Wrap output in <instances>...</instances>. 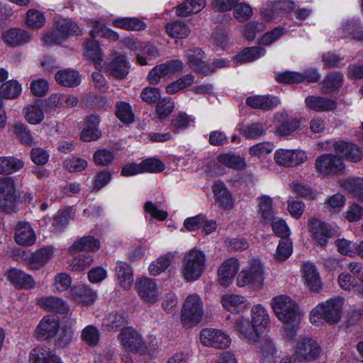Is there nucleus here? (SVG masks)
<instances>
[{
    "label": "nucleus",
    "mask_w": 363,
    "mask_h": 363,
    "mask_svg": "<svg viewBox=\"0 0 363 363\" xmlns=\"http://www.w3.org/2000/svg\"><path fill=\"white\" fill-rule=\"evenodd\" d=\"M204 252L196 247L187 252L182 261L181 275L187 282L199 279L206 268Z\"/></svg>",
    "instance_id": "f257e3e1"
},
{
    "label": "nucleus",
    "mask_w": 363,
    "mask_h": 363,
    "mask_svg": "<svg viewBox=\"0 0 363 363\" xmlns=\"http://www.w3.org/2000/svg\"><path fill=\"white\" fill-rule=\"evenodd\" d=\"M344 298L336 297L318 304L310 313V321L318 324L323 320L330 323H337L342 316Z\"/></svg>",
    "instance_id": "f03ea898"
},
{
    "label": "nucleus",
    "mask_w": 363,
    "mask_h": 363,
    "mask_svg": "<svg viewBox=\"0 0 363 363\" xmlns=\"http://www.w3.org/2000/svg\"><path fill=\"white\" fill-rule=\"evenodd\" d=\"M82 34V30L77 23L69 18H60L55 21L53 30L48 32L43 38L45 45L60 44L68 38Z\"/></svg>",
    "instance_id": "7ed1b4c3"
},
{
    "label": "nucleus",
    "mask_w": 363,
    "mask_h": 363,
    "mask_svg": "<svg viewBox=\"0 0 363 363\" xmlns=\"http://www.w3.org/2000/svg\"><path fill=\"white\" fill-rule=\"evenodd\" d=\"M272 308L279 320L286 324H294L301 318V312L296 303L286 295L272 298Z\"/></svg>",
    "instance_id": "20e7f679"
},
{
    "label": "nucleus",
    "mask_w": 363,
    "mask_h": 363,
    "mask_svg": "<svg viewBox=\"0 0 363 363\" xmlns=\"http://www.w3.org/2000/svg\"><path fill=\"white\" fill-rule=\"evenodd\" d=\"M203 303L196 294H189L185 299L181 311V322L186 327L196 325L203 315Z\"/></svg>",
    "instance_id": "39448f33"
},
{
    "label": "nucleus",
    "mask_w": 363,
    "mask_h": 363,
    "mask_svg": "<svg viewBox=\"0 0 363 363\" xmlns=\"http://www.w3.org/2000/svg\"><path fill=\"white\" fill-rule=\"evenodd\" d=\"M314 166L316 173L320 177L340 175L345 170L342 159L331 153L318 156Z\"/></svg>",
    "instance_id": "423d86ee"
},
{
    "label": "nucleus",
    "mask_w": 363,
    "mask_h": 363,
    "mask_svg": "<svg viewBox=\"0 0 363 363\" xmlns=\"http://www.w3.org/2000/svg\"><path fill=\"white\" fill-rule=\"evenodd\" d=\"M264 279L263 265L259 260L253 259L239 273L237 277V285L239 287L250 285L255 289H260Z\"/></svg>",
    "instance_id": "0eeeda50"
},
{
    "label": "nucleus",
    "mask_w": 363,
    "mask_h": 363,
    "mask_svg": "<svg viewBox=\"0 0 363 363\" xmlns=\"http://www.w3.org/2000/svg\"><path fill=\"white\" fill-rule=\"evenodd\" d=\"M19 197L13 179L1 178L0 179V209L6 213L13 212Z\"/></svg>",
    "instance_id": "6e6552de"
},
{
    "label": "nucleus",
    "mask_w": 363,
    "mask_h": 363,
    "mask_svg": "<svg viewBox=\"0 0 363 363\" xmlns=\"http://www.w3.org/2000/svg\"><path fill=\"white\" fill-rule=\"evenodd\" d=\"M184 64L180 60L167 61L153 67L148 73L147 79L150 84H157L162 79L182 72Z\"/></svg>",
    "instance_id": "1a4fd4ad"
},
{
    "label": "nucleus",
    "mask_w": 363,
    "mask_h": 363,
    "mask_svg": "<svg viewBox=\"0 0 363 363\" xmlns=\"http://www.w3.org/2000/svg\"><path fill=\"white\" fill-rule=\"evenodd\" d=\"M274 159L279 165L294 167L304 163L308 160V155L305 151L299 149H279L276 150Z\"/></svg>",
    "instance_id": "9d476101"
},
{
    "label": "nucleus",
    "mask_w": 363,
    "mask_h": 363,
    "mask_svg": "<svg viewBox=\"0 0 363 363\" xmlns=\"http://www.w3.org/2000/svg\"><path fill=\"white\" fill-rule=\"evenodd\" d=\"M135 288L140 299L149 303H155L160 298L161 291L155 279L143 277L137 279Z\"/></svg>",
    "instance_id": "9b49d317"
},
{
    "label": "nucleus",
    "mask_w": 363,
    "mask_h": 363,
    "mask_svg": "<svg viewBox=\"0 0 363 363\" xmlns=\"http://www.w3.org/2000/svg\"><path fill=\"white\" fill-rule=\"evenodd\" d=\"M200 340L203 345L217 349H225L231 342L228 335L213 328L203 329L200 333Z\"/></svg>",
    "instance_id": "f8f14e48"
},
{
    "label": "nucleus",
    "mask_w": 363,
    "mask_h": 363,
    "mask_svg": "<svg viewBox=\"0 0 363 363\" xmlns=\"http://www.w3.org/2000/svg\"><path fill=\"white\" fill-rule=\"evenodd\" d=\"M308 230L312 238L320 246L326 245L328 240L333 236L330 225L317 218L308 221Z\"/></svg>",
    "instance_id": "ddd939ff"
},
{
    "label": "nucleus",
    "mask_w": 363,
    "mask_h": 363,
    "mask_svg": "<svg viewBox=\"0 0 363 363\" xmlns=\"http://www.w3.org/2000/svg\"><path fill=\"white\" fill-rule=\"evenodd\" d=\"M118 340L125 350L131 352L137 351L144 343L140 334L132 327L123 328L118 335Z\"/></svg>",
    "instance_id": "4468645a"
},
{
    "label": "nucleus",
    "mask_w": 363,
    "mask_h": 363,
    "mask_svg": "<svg viewBox=\"0 0 363 363\" xmlns=\"http://www.w3.org/2000/svg\"><path fill=\"white\" fill-rule=\"evenodd\" d=\"M321 350L314 340L310 337H300L297 346L296 354L301 359L313 360L319 357Z\"/></svg>",
    "instance_id": "2eb2a0df"
},
{
    "label": "nucleus",
    "mask_w": 363,
    "mask_h": 363,
    "mask_svg": "<svg viewBox=\"0 0 363 363\" xmlns=\"http://www.w3.org/2000/svg\"><path fill=\"white\" fill-rule=\"evenodd\" d=\"M304 284L311 291L318 292L322 288V281L315 265L310 262L303 264L301 267Z\"/></svg>",
    "instance_id": "dca6fc26"
},
{
    "label": "nucleus",
    "mask_w": 363,
    "mask_h": 363,
    "mask_svg": "<svg viewBox=\"0 0 363 363\" xmlns=\"http://www.w3.org/2000/svg\"><path fill=\"white\" fill-rule=\"evenodd\" d=\"M240 263L237 258L231 257L224 261L218 270L220 285L228 286L238 273Z\"/></svg>",
    "instance_id": "f3484780"
},
{
    "label": "nucleus",
    "mask_w": 363,
    "mask_h": 363,
    "mask_svg": "<svg viewBox=\"0 0 363 363\" xmlns=\"http://www.w3.org/2000/svg\"><path fill=\"white\" fill-rule=\"evenodd\" d=\"M60 321L55 315L45 316L39 323L35 334L38 339H48L55 335L59 330Z\"/></svg>",
    "instance_id": "a211bd4d"
},
{
    "label": "nucleus",
    "mask_w": 363,
    "mask_h": 363,
    "mask_svg": "<svg viewBox=\"0 0 363 363\" xmlns=\"http://www.w3.org/2000/svg\"><path fill=\"white\" fill-rule=\"evenodd\" d=\"M186 55L189 66L194 71L203 75L213 72L211 65H207L203 60L205 55L201 48L189 49Z\"/></svg>",
    "instance_id": "6ab92c4d"
},
{
    "label": "nucleus",
    "mask_w": 363,
    "mask_h": 363,
    "mask_svg": "<svg viewBox=\"0 0 363 363\" xmlns=\"http://www.w3.org/2000/svg\"><path fill=\"white\" fill-rule=\"evenodd\" d=\"M332 146L336 152L345 157L351 162H357L363 157L362 151L354 144L340 140L333 142Z\"/></svg>",
    "instance_id": "aec40b11"
},
{
    "label": "nucleus",
    "mask_w": 363,
    "mask_h": 363,
    "mask_svg": "<svg viewBox=\"0 0 363 363\" xmlns=\"http://www.w3.org/2000/svg\"><path fill=\"white\" fill-rule=\"evenodd\" d=\"M14 239L18 245L30 246L35 243L36 236L29 223L20 221L16 227Z\"/></svg>",
    "instance_id": "412c9836"
},
{
    "label": "nucleus",
    "mask_w": 363,
    "mask_h": 363,
    "mask_svg": "<svg viewBox=\"0 0 363 363\" xmlns=\"http://www.w3.org/2000/svg\"><path fill=\"white\" fill-rule=\"evenodd\" d=\"M8 279L16 288L30 289L35 286L33 277L24 271L13 268L8 272Z\"/></svg>",
    "instance_id": "4be33fe9"
},
{
    "label": "nucleus",
    "mask_w": 363,
    "mask_h": 363,
    "mask_svg": "<svg viewBox=\"0 0 363 363\" xmlns=\"http://www.w3.org/2000/svg\"><path fill=\"white\" fill-rule=\"evenodd\" d=\"M55 255V247L52 245L45 246L33 253H30L29 268L39 269L50 261Z\"/></svg>",
    "instance_id": "5701e85b"
},
{
    "label": "nucleus",
    "mask_w": 363,
    "mask_h": 363,
    "mask_svg": "<svg viewBox=\"0 0 363 363\" xmlns=\"http://www.w3.org/2000/svg\"><path fill=\"white\" fill-rule=\"evenodd\" d=\"M308 108L317 112H329L337 108V101L334 99L320 96H309L305 99Z\"/></svg>",
    "instance_id": "b1692460"
},
{
    "label": "nucleus",
    "mask_w": 363,
    "mask_h": 363,
    "mask_svg": "<svg viewBox=\"0 0 363 363\" xmlns=\"http://www.w3.org/2000/svg\"><path fill=\"white\" fill-rule=\"evenodd\" d=\"M239 337L247 342H255L258 337L257 328L249 320L239 318L233 325Z\"/></svg>",
    "instance_id": "393cba45"
},
{
    "label": "nucleus",
    "mask_w": 363,
    "mask_h": 363,
    "mask_svg": "<svg viewBox=\"0 0 363 363\" xmlns=\"http://www.w3.org/2000/svg\"><path fill=\"white\" fill-rule=\"evenodd\" d=\"M29 363H61L60 358L46 345L33 348L29 355Z\"/></svg>",
    "instance_id": "a878e982"
},
{
    "label": "nucleus",
    "mask_w": 363,
    "mask_h": 363,
    "mask_svg": "<svg viewBox=\"0 0 363 363\" xmlns=\"http://www.w3.org/2000/svg\"><path fill=\"white\" fill-rule=\"evenodd\" d=\"M115 277L117 284L125 290L130 289L133 283L131 267L124 262L117 261L115 267Z\"/></svg>",
    "instance_id": "bb28decb"
},
{
    "label": "nucleus",
    "mask_w": 363,
    "mask_h": 363,
    "mask_svg": "<svg viewBox=\"0 0 363 363\" xmlns=\"http://www.w3.org/2000/svg\"><path fill=\"white\" fill-rule=\"evenodd\" d=\"M212 189L216 203L220 207L225 209L231 208L233 207L234 199L223 182L220 181L215 182Z\"/></svg>",
    "instance_id": "cd10ccee"
},
{
    "label": "nucleus",
    "mask_w": 363,
    "mask_h": 363,
    "mask_svg": "<svg viewBox=\"0 0 363 363\" xmlns=\"http://www.w3.org/2000/svg\"><path fill=\"white\" fill-rule=\"evenodd\" d=\"M220 302L225 309L234 313L242 312L248 307L247 299L238 294H225L221 297Z\"/></svg>",
    "instance_id": "c85d7f7f"
},
{
    "label": "nucleus",
    "mask_w": 363,
    "mask_h": 363,
    "mask_svg": "<svg viewBox=\"0 0 363 363\" xmlns=\"http://www.w3.org/2000/svg\"><path fill=\"white\" fill-rule=\"evenodd\" d=\"M69 297L82 305L91 304L96 298V293L86 286H74L69 290Z\"/></svg>",
    "instance_id": "c756f323"
},
{
    "label": "nucleus",
    "mask_w": 363,
    "mask_h": 363,
    "mask_svg": "<svg viewBox=\"0 0 363 363\" xmlns=\"http://www.w3.org/2000/svg\"><path fill=\"white\" fill-rule=\"evenodd\" d=\"M2 38L6 44L15 47L29 42L31 36L23 29L13 28L4 32Z\"/></svg>",
    "instance_id": "7c9ffc66"
},
{
    "label": "nucleus",
    "mask_w": 363,
    "mask_h": 363,
    "mask_svg": "<svg viewBox=\"0 0 363 363\" xmlns=\"http://www.w3.org/2000/svg\"><path fill=\"white\" fill-rule=\"evenodd\" d=\"M130 64L124 55H116L108 65V72L113 77L118 79H123L127 76L129 72Z\"/></svg>",
    "instance_id": "2f4dec72"
},
{
    "label": "nucleus",
    "mask_w": 363,
    "mask_h": 363,
    "mask_svg": "<svg viewBox=\"0 0 363 363\" xmlns=\"http://www.w3.org/2000/svg\"><path fill=\"white\" fill-rule=\"evenodd\" d=\"M339 184L354 198L363 201V178L349 177L340 180Z\"/></svg>",
    "instance_id": "473e14b6"
},
{
    "label": "nucleus",
    "mask_w": 363,
    "mask_h": 363,
    "mask_svg": "<svg viewBox=\"0 0 363 363\" xmlns=\"http://www.w3.org/2000/svg\"><path fill=\"white\" fill-rule=\"evenodd\" d=\"M279 103V99L270 96H252L246 99L247 106L256 108L268 111L276 107Z\"/></svg>",
    "instance_id": "72a5a7b5"
},
{
    "label": "nucleus",
    "mask_w": 363,
    "mask_h": 363,
    "mask_svg": "<svg viewBox=\"0 0 363 363\" xmlns=\"http://www.w3.org/2000/svg\"><path fill=\"white\" fill-rule=\"evenodd\" d=\"M55 78L57 84L67 87H74L81 83L79 72L72 69L59 70L55 74Z\"/></svg>",
    "instance_id": "f704fd0d"
},
{
    "label": "nucleus",
    "mask_w": 363,
    "mask_h": 363,
    "mask_svg": "<svg viewBox=\"0 0 363 363\" xmlns=\"http://www.w3.org/2000/svg\"><path fill=\"white\" fill-rule=\"evenodd\" d=\"M101 243L99 239L93 236H84L77 240L69 247V252L72 253L78 252L83 250L96 252L99 250Z\"/></svg>",
    "instance_id": "c9c22d12"
},
{
    "label": "nucleus",
    "mask_w": 363,
    "mask_h": 363,
    "mask_svg": "<svg viewBox=\"0 0 363 363\" xmlns=\"http://www.w3.org/2000/svg\"><path fill=\"white\" fill-rule=\"evenodd\" d=\"M38 303L43 309L59 313H67L69 311L66 302L56 296L42 297L38 300Z\"/></svg>",
    "instance_id": "e433bc0d"
},
{
    "label": "nucleus",
    "mask_w": 363,
    "mask_h": 363,
    "mask_svg": "<svg viewBox=\"0 0 363 363\" xmlns=\"http://www.w3.org/2000/svg\"><path fill=\"white\" fill-rule=\"evenodd\" d=\"M113 27L125 30H143L147 28L145 22L135 17H122L112 21Z\"/></svg>",
    "instance_id": "4c0bfd02"
},
{
    "label": "nucleus",
    "mask_w": 363,
    "mask_h": 363,
    "mask_svg": "<svg viewBox=\"0 0 363 363\" xmlns=\"http://www.w3.org/2000/svg\"><path fill=\"white\" fill-rule=\"evenodd\" d=\"M24 166V162L15 157L0 156V174L10 175L20 169Z\"/></svg>",
    "instance_id": "58836bf2"
},
{
    "label": "nucleus",
    "mask_w": 363,
    "mask_h": 363,
    "mask_svg": "<svg viewBox=\"0 0 363 363\" xmlns=\"http://www.w3.org/2000/svg\"><path fill=\"white\" fill-rule=\"evenodd\" d=\"M206 6V0H185L177 7L178 16L186 17L201 11Z\"/></svg>",
    "instance_id": "ea45409f"
},
{
    "label": "nucleus",
    "mask_w": 363,
    "mask_h": 363,
    "mask_svg": "<svg viewBox=\"0 0 363 363\" xmlns=\"http://www.w3.org/2000/svg\"><path fill=\"white\" fill-rule=\"evenodd\" d=\"M343 78V74L340 72L328 74L322 82V92L330 94L337 90L342 85Z\"/></svg>",
    "instance_id": "a19ab883"
},
{
    "label": "nucleus",
    "mask_w": 363,
    "mask_h": 363,
    "mask_svg": "<svg viewBox=\"0 0 363 363\" xmlns=\"http://www.w3.org/2000/svg\"><path fill=\"white\" fill-rule=\"evenodd\" d=\"M217 161L220 165L235 170L242 169L246 165L245 160L242 157L239 155L233 153L220 154L217 157Z\"/></svg>",
    "instance_id": "79ce46f5"
},
{
    "label": "nucleus",
    "mask_w": 363,
    "mask_h": 363,
    "mask_svg": "<svg viewBox=\"0 0 363 363\" xmlns=\"http://www.w3.org/2000/svg\"><path fill=\"white\" fill-rule=\"evenodd\" d=\"M252 323L257 328H267L269 324V316L266 308L262 304L254 305L251 309Z\"/></svg>",
    "instance_id": "37998d69"
},
{
    "label": "nucleus",
    "mask_w": 363,
    "mask_h": 363,
    "mask_svg": "<svg viewBox=\"0 0 363 363\" xmlns=\"http://www.w3.org/2000/svg\"><path fill=\"white\" fill-rule=\"evenodd\" d=\"M22 91V87L16 80H9L0 86V95L6 99H14L18 97Z\"/></svg>",
    "instance_id": "c03bdc74"
},
{
    "label": "nucleus",
    "mask_w": 363,
    "mask_h": 363,
    "mask_svg": "<svg viewBox=\"0 0 363 363\" xmlns=\"http://www.w3.org/2000/svg\"><path fill=\"white\" fill-rule=\"evenodd\" d=\"M259 213L263 222L271 221L274 219L275 211L273 208L272 199L268 196H262L259 201Z\"/></svg>",
    "instance_id": "a18cd8bd"
},
{
    "label": "nucleus",
    "mask_w": 363,
    "mask_h": 363,
    "mask_svg": "<svg viewBox=\"0 0 363 363\" xmlns=\"http://www.w3.org/2000/svg\"><path fill=\"white\" fill-rule=\"evenodd\" d=\"M194 122V118L189 116L184 112L179 113L174 116L170 123V128L172 132L178 133L190 126V123Z\"/></svg>",
    "instance_id": "49530a36"
},
{
    "label": "nucleus",
    "mask_w": 363,
    "mask_h": 363,
    "mask_svg": "<svg viewBox=\"0 0 363 363\" xmlns=\"http://www.w3.org/2000/svg\"><path fill=\"white\" fill-rule=\"evenodd\" d=\"M127 323V318L123 313L111 312L104 319L102 325L107 330H117Z\"/></svg>",
    "instance_id": "de8ad7c7"
},
{
    "label": "nucleus",
    "mask_w": 363,
    "mask_h": 363,
    "mask_svg": "<svg viewBox=\"0 0 363 363\" xmlns=\"http://www.w3.org/2000/svg\"><path fill=\"white\" fill-rule=\"evenodd\" d=\"M168 35L175 38H184L188 36L190 30L188 26L180 21L169 23L165 26Z\"/></svg>",
    "instance_id": "09e8293b"
},
{
    "label": "nucleus",
    "mask_w": 363,
    "mask_h": 363,
    "mask_svg": "<svg viewBox=\"0 0 363 363\" xmlns=\"http://www.w3.org/2000/svg\"><path fill=\"white\" fill-rule=\"evenodd\" d=\"M115 106L116 116L121 122L129 124L134 121V113L128 103L118 101Z\"/></svg>",
    "instance_id": "8fccbe9b"
},
{
    "label": "nucleus",
    "mask_w": 363,
    "mask_h": 363,
    "mask_svg": "<svg viewBox=\"0 0 363 363\" xmlns=\"http://www.w3.org/2000/svg\"><path fill=\"white\" fill-rule=\"evenodd\" d=\"M41 101H38L35 105L28 106L24 108L25 117L30 124H38L44 118Z\"/></svg>",
    "instance_id": "3c124183"
},
{
    "label": "nucleus",
    "mask_w": 363,
    "mask_h": 363,
    "mask_svg": "<svg viewBox=\"0 0 363 363\" xmlns=\"http://www.w3.org/2000/svg\"><path fill=\"white\" fill-rule=\"evenodd\" d=\"M194 81V77L191 74H187L177 80L172 82L166 86V92L168 94H174L186 87L191 86Z\"/></svg>",
    "instance_id": "603ef678"
},
{
    "label": "nucleus",
    "mask_w": 363,
    "mask_h": 363,
    "mask_svg": "<svg viewBox=\"0 0 363 363\" xmlns=\"http://www.w3.org/2000/svg\"><path fill=\"white\" fill-rule=\"evenodd\" d=\"M342 26L345 37L363 40V29H360L358 21L347 20L342 23Z\"/></svg>",
    "instance_id": "864d4df0"
},
{
    "label": "nucleus",
    "mask_w": 363,
    "mask_h": 363,
    "mask_svg": "<svg viewBox=\"0 0 363 363\" xmlns=\"http://www.w3.org/2000/svg\"><path fill=\"white\" fill-rule=\"evenodd\" d=\"M114 158L115 152L111 149H99L93 155L95 164L101 167H106L111 164Z\"/></svg>",
    "instance_id": "5fc2aeb1"
},
{
    "label": "nucleus",
    "mask_w": 363,
    "mask_h": 363,
    "mask_svg": "<svg viewBox=\"0 0 363 363\" xmlns=\"http://www.w3.org/2000/svg\"><path fill=\"white\" fill-rule=\"evenodd\" d=\"M265 52L260 47L247 48L237 55L236 58L240 62H252L264 56Z\"/></svg>",
    "instance_id": "6e6d98bb"
},
{
    "label": "nucleus",
    "mask_w": 363,
    "mask_h": 363,
    "mask_svg": "<svg viewBox=\"0 0 363 363\" xmlns=\"http://www.w3.org/2000/svg\"><path fill=\"white\" fill-rule=\"evenodd\" d=\"M81 339L89 346H96L100 339V332L95 326L89 325L82 331Z\"/></svg>",
    "instance_id": "4d7b16f0"
},
{
    "label": "nucleus",
    "mask_w": 363,
    "mask_h": 363,
    "mask_svg": "<svg viewBox=\"0 0 363 363\" xmlns=\"http://www.w3.org/2000/svg\"><path fill=\"white\" fill-rule=\"evenodd\" d=\"M300 128V122L294 118L281 123L276 128L275 133L279 136H289L293 135Z\"/></svg>",
    "instance_id": "13d9d810"
},
{
    "label": "nucleus",
    "mask_w": 363,
    "mask_h": 363,
    "mask_svg": "<svg viewBox=\"0 0 363 363\" xmlns=\"http://www.w3.org/2000/svg\"><path fill=\"white\" fill-rule=\"evenodd\" d=\"M291 190L306 199H315L318 195L316 191L298 182H293L290 184Z\"/></svg>",
    "instance_id": "bf43d9fd"
},
{
    "label": "nucleus",
    "mask_w": 363,
    "mask_h": 363,
    "mask_svg": "<svg viewBox=\"0 0 363 363\" xmlns=\"http://www.w3.org/2000/svg\"><path fill=\"white\" fill-rule=\"evenodd\" d=\"M45 22L44 14L38 10L30 9L27 12L26 25L28 27L38 29L43 27Z\"/></svg>",
    "instance_id": "052dcab7"
},
{
    "label": "nucleus",
    "mask_w": 363,
    "mask_h": 363,
    "mask_svg": "<svg viewBox=\"0 0 363 363\" xmlns=\"http://www.w3.org/2000/svg\"><path fill=\"white\" fill-rule=\"evenodd\" d=\"M293 252L292 242L289 238H284L279 240L274 257L279 261H284Z\"/></svg>",
    "instance_id": "680f3d73"
},
{
    "label": "nucleus",
    "mask_w": 363,
    "mask_h": 363,
    "mask_svg": "<svg viewBox=\"0 0 363 363\" xmlns=\"http://www.w3.org/2000/svg\"><path fill=\"white\" fill-rule=\"evenodd\" d=\"M174 108V101L171 98H164L158 101L156 106V113L160 119H164L172 113Z\"/></svg>",
    "instance_id": "e2e57ef3"
},
{
    "label": "nucleus",
    "mask_w": 363,
    "mask_h": 363,
    "mask_svg": "<svg viewBox=\"0 0 363 363\" xmlns=\"http://www.w3.org/2000/svg\"><path fill=\"white\" fill-rule=\"evenodd\" d=\"M171 263L172 261L168 255L161 256L150 264L149 272L150 274L157 276L167 269Z\"/></svg>",
    "instance_id": "0e129e2a"
},
{
    "label": "nucleus",
    "mask_w": 363,
    "mask_h": 363,
    "mask_svg": "<svg viewBox=\"0 0 363 363\" xmlns=\"http://www.w3.org/2000/svg\"><path fill=\"white\" fill-rule=\"evenodd\" d=\"M253 14L252 9L246 3L238 2L233 9V16L240 22L247 21Z\"/></svg>",
    "instance_id": "69168bd1"
},
{
    "label": "nucleus",
    "mask_w": 363,
    "mask_h": 363,
    "mask_svg": "<svg viewBox=\"0 0 363 363\" xmlns=\"http://www.w3.org/2000/svg\"><path fill=\"white\" fill-rule=\"evenodd\" d=\"M141 167L143 173L151 172L158 173L161 172L164 169V163L155 157H150L143 160L141 162Z\"/></svg>",
    "instance_id": "338daca9"
},
{
    "label": "nucleus",
    "mask_w": 363,
    "mask_h": 363,
    "mask_svg": "<svg viewBox=\"0 0 363 363\" xmlns=\"http://www.w3.org/2000/svg\"><path fill=\"white\" fill-rule=\"evenodd\" d=\"M13 128L16 138H18L23 144L28 145H33V138L26 125L23 123H16L13 125Z\"/></svg>",
    "instance_id": "774afa93"
}]
</instances>
